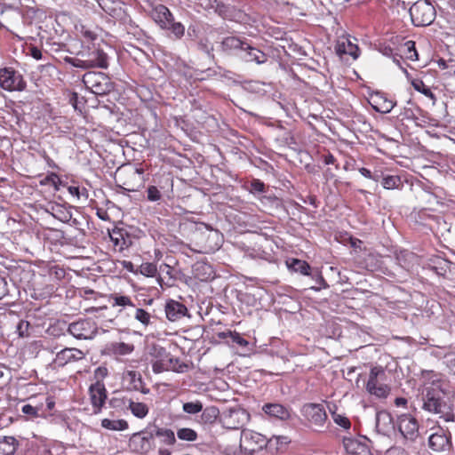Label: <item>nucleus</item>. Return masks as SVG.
<instances>
[{
  "label": "nucleus",
  "instance_id": "f257e3e1",
  "mask_svg": "<svg viewBox=\"0 0 455 455\" xmlns=\"http://www.w3.org/2000/svg\"><path fill=\"white\" fill-rule=\"evenodd\" d=\"M107 48H108V45L104 42L97 45L93 44L92 47H88L87 51L80 53L81 58H66V61L73 67L82 69L93 68L105 69L108 67Z\"/></svg>",
  "mask_w": 455,
  "mask_h": 455
},
{
  "label": "nucleus",
  "instance_id": "f03ea898",
  "mask_svg": "<svg viewBox=\"0 0 455 455\" xmlns=\"http://www.w3.org/2000/svg\"><path fill=\"white\" fill-rule=\"evenodd\" d=\"M446 395H443L442 391L437 389H427L423 393L422 409L433 414L439 415L446 422H453L455 415L452 404L444 399Z\"/></svg>",
  "mask_w": 455,
  "mask_h": 455
},
{
  "label": "nucleus",
  "instance_id": "7ed1b4c3",
  "mask_svg": "<svg viewBox=\"0 0 455 455\" xmlns=\"http://www.w3.org/2000/svg\"><path fill=\"white\" fill-rule=\"evenodd\" d=\"M411 22L417 27H426L433 23L436 12L428 0H418L409 10Z\"/></svg>",
  "mask_w": 455,
  "mask_h": 455
},
{
  "label": "nucleus",
  "instance_id": "20e7f679",
  "mask_svg": "<svg viewBox=\"0 0 455 455\" xmlns=\"http://www.w3.org/2000/svg\"><path fill=\"white\" fill-rule=\"evenodd\" d=\"M27 83L23 76L12 68H0V88L6 92H22Z\"/></svg>",
  "mask_w": 455,
  "mask_h": 455
},
{
  "label": "nucleus",
  "instance_id": "39448f33",
  "mask_svg": "<svg viewBox=\"0 0 455 455\" xmlns=\"http://www.w3.org/2000/svg\"><path fill=\"white\" fill-rule=\"evenodd\" d=\"M83 82L97 95H105L113 89L109 77L102 72H88L84 76Z\"/></svg>",
  "mask_w": 455,
  "mask_h": 455
},
{
  "label": "nucleus",
  "instance_id": "423d86ee",
  "mask_svg": "<svg viewBox=\"0 0 455 455\" xmlns=\"http://www.w3.org/2000/svg\"><path fill=\"white\" fill-rule=\"evenodd\" d=\"M250 419L249 412L239 406L228 408L221 414L222 425L228 429H240L250 421Z\"/></svg>",
  "mask_w": 455,
  "mask_h": 455
},
{
  "label": "nucleus",
  "instance_id": "0eeeda50",
  "mask_svg": "<svg viewBox=\"0 0 455 455\" xmlns=\"http://www.w3.org/2000/svg\"><path fill=\"white\" fill-rule=\"evenodd\" d=\"M428 437V447L435 452H443L451 447V434L440 426L431 428Z\"/></svg>",
  "mask_w": 455,
  "mask_h": 455
},
{
  "label": "nucleus",
  "instance_id": "6e6552de",
  "mask_svg": "<svg viewBox=\"0 0 455 455\" xmlns=\"http://www.w3.org/2000/svg\"><path fill=\"white\" fill-rule=\"evenodd\" d=\"M68 332L78 339H91L98 331L97 324L91 319H81L68 325Z\"/></svg>",
  "mask_w": 455,
  "mask_h": 455
},
{
  "label": "nucleus",
  "instance_id": "1a4fd4ad",
  "mask_svg": "<svg viewBox=\"0 0 455 455\" xmlns=\"http://www.w3.org/2000/svg\"><path fill=\"white\" fill-rule=\"evenodd\" d=\"M303 417L315 427H323L326 419L327 414L322 404L319 403H306L301 408Z\"/></svg>",
  "mask_w": 455,
  "mask_h": 455
},
{
  "label": "nucleus",
  "instance_id": "9d476101",
  "mask_svg": "<svg viewBox=\"0 0 455 455\" xmlns=\"http://www.w3.org/2000/svg\"><path fill=\"white\" fill-rule=\"evenodd\" d=\"M383 376H385V371L381 367H373L370 371L366 385V389L370 394L380 398L387 397L389 393L388 387L379 381V378Z\"/></svg>",
  "mask_w": 455,
  "mask_h": 455
},
{
  "label": "nucleus",
  "instance_id": "9b49d317",
  "mask_svg": "<svg viewBox=\"0 0 455 455\" xmlns=\"http://www.w3.org/2000/svg\"><path fill=\"white\" fill-rule=\"evenodd\" d=\"M266 444L267 439L263 435L250 429L242 431L240 448L243 447L246 451L254 452L265 447Z\"/></svg>",
  "mask_w": 455,
  "mask_h": 455
},
{
  "label": "nucleus",
  "instance_id": "f8f14e48",
  "mask_svg": "<svg viewBox=\"0 0 455 455\" xmlns=\"http://www.w3.org/2000/svg\"><path fill=\"white\" fill-rule=\"evenodd\" d=\"M85 354L76 347H65L56 353L51 365L53 368L64 367L68 363L78 362L84 359Z\"/></svg>",
  "mask_w": 455,
  "mask_h": 455
},
{
  "label": "nucleus",
  "instance_id": "ddd939ff",
  "mask_svg": "<svg viewBox=\"0 0 455 455\" xmlns=\"http://www.w3.org/2000/svg\"><path fill=\"white\" fill-rule=\"evenodd\" d=\"M151 355L153 356L152 369L155 373L173 369L172 367V359L164 347L154 346Z\"/></svg>",
  "mask_w": 455,
  "mask_h": 455
},
{
  "label": "nucleus",
  "instance_id": "4468645a",
  "mask_svg": "<svg viewBox=\"0 0 455 455\" xmlns=\"http://www.w3.org/2000/svg\"><path fill=\"white\" fill-rule=\"evenodd\" d=\"M398 429L404 439L415 441L419 436V425L414 417L410 414H403L397 420Z\"/></svg>",
  "mask_w": 455,
  "mask_h": 455
},
{
  "label": "nucleus",
  "instance_id": "2eb2a0df",
  "mask_svg": "<svg viewBox=\"0 0 455 455\" xmlns=\"http://www.w3.org/2000/svg\"><path fill=\"white\" fill-rule=\"evenodd\" d=\"M154 434V429L136 433L131 439V445L137 452L148 453L153 448Z\"/></svg>",
  "mask_w": 455,
  "mask_h": 455
},
{
  "label": "nucleus",
  "instance_id": "dca6fc26",
  "mask_svg": "<svg viewBox=\"0 0 455 455\" xmlns=\"http://www.w3.org/2000/svg\"><path fill=\"white\" fill-rule=\"evenodd\" d=\"M422 378L425 387L424 392H426L427 389L433 388L434 390L437 389L438 391H442L443 395L448 394V383L441 374L433 371H424L422 372Z\"/></svg>",
  "mask_w": 455,
  "mask_h": 455
},
{
  "label": "nucleus",
  "instance_id": "f3484780",
  "mask_svg": "<svg viewBox=\"0 0 455 455\" xmlns=\"http://www.w3.org/2000/svg\"><path fill=\"white\" fill-rule=\"evenodd\" d=\"M368 101L371 108L381 114H387L395 106V102L388 99L385 93L380 92H375L370 94Z\"/></svg>",
  "mask_w": 455,
  "mask_h": 455
},
{
  "label": "nucleus",
  "instance_id": "a211bd4d",
  "mask_svg": "<svg viewBox=\"0 0 455 455\" xmlns=\"http://www.w3.org/2000/svg\"><path fill=\"white\" fill-rule=\"evenodd\" d=\"M89 394L93 407V412L99 413L107 399V391L104 384L97 380L96 383L90 386Z\"/></svg>",
  "mask_w": 455,
  "mask_h": 455
},
{
  "label": "nucleus",
  "instance_id": "6ab92c4d",
  "mask_svg": "<svg viewBox=\"0 0 455 455\" xmlns=\"http://www.w3.org/2000/svg\"><path fill=\"white\" fill-rule=\"evenodd\" d=\"M100 8L115 19L126 20L124 4L121 0H97Z\"/></svg>",
  "mask_w": 455,
  "mask_h": 455
},
{
  "label": "nucleus",
  "instance_id": "aec40b11",
  "mask_svg": "<svg viewBox=\"0 0 455 455\" xmlns=\"http://www.w3.org/2000/svg\"><path fill=\"white\" fill-rule=\"evenodd\" d=\"M164 310L167 319L171 322H177L188 313L184 304L174 299H170L166 302Z\"/></svg>",
  "mask_w": 455,
  "mask_h": 455
},
{
  "label": "nucleus",
  "instance_id": "412c9836",
  "mask_svg": "<svg viewBox=\"0 0 455 455\" xmlns=\"http://www.w3.org/2000/svg\"><path fill=\"white\" fill-rule=\"evenodd\" d=\"M336 53L339 56L344 54L350 55L354 60L359 56V48L353 43L348 36H341L338 39L335 45Z\"/></svg>",
  "mask_w": 455,
  "mask_h": 455
},
{
  "label": "nucleus",
  "instance_id": "4be33fe9",
  "mask_svg": "<svg viewBox=\"0 0 455 455\" xmlns=\"http://www.w3.org/2000/svg\"><path fill=\"white\" fill-rule=\"evenodd\" d=\"M343 445L347 455H371L368 445L357 439L345 438Z\"/></svg>",
  "mask_w": 455,
  "mask_h": 455
},
{
  "label": "nucleus",
  "instance_id": "5701e85b",
  "mask_svg": "<svg viewBox=\"0 0 455 455\" xmlns=\"http://www.w3.org/2000/svg\"><path fill=\"white\" fill-rule=\"evenodd\" d=\"M193 275L201 282H208L215 277L213 267L204 261H197L193 265Z\"/></svg>",
  "mask_w": 455,
  "mask_h": 455
},
{
  "label": "nucleus",
  "instance_id": "b1692460",
  "mask_svg": "<svg viewBox=\"0 0 455 455\" xmlns=\"http://www.w3.org/2000/svg\"><path fill=\"white\" fill-rule=\"evenodd\" d=\"M151 16L162 28L168 27L173 18L170 10L164 4L156 5L152 9Z\"/></svg>",
  "mask_w": 455,
  "mask_h": 455
},
{
  "label": "nucleus",
  "instance_id": "393cba45",
  "mask_svg": "<svg viewBox=\"0 0 455 455\" xmlns=\"http://www.w3.org/2000/svg\"><path fill=\"white\" fill-rule=\"evenodd\" d=\"M262 411L269 417L275 418L281 420H286L290 418V411L288 408L281 403H266L262 407Z\"/></svg>",
  "mask_w": 455,
  "mask_h": 455
},
{
  "label": "nucleus",
  "instance_id": "a878e982",
  "mask_svg": "<svg viewBox=\"0 0 455 455\" xmlns=\"http://www.w3.org/2000/svg\"><path fill=\"white\" fill-rule=\"evenodd\" d=\"M108 301L112 307H119L118 312H122L129 307L135 308V305L133 304L132 298L121 293H111L108 297Z\"/></svg>",
  "mask_w": 455,
  "mask_h": 455
},
{
  "label": "nucleus",
  "instance_id": "bb28decb",
  "mask_svg": "<svg viewBox=\"0 0 455 455\" xmlns=\"http://www.w3.org/2000/svg\"><path fill=\"white\" fill-rule=\"evenodd\" d=\"M20 446L14 436L0 437V453L3 455H14Z\"/></svg>",
  "mask_w": 455,
  "mask_h": 455
},
{
  "label": "nucleus",
  "instance_id": "cd10ccee",
  "mask_svg": "<svg viewBox=\"0 0 455 455\" xmlns=\"http://www.w3.org/2000/svg\"><path fill=\"white\" fill-rule=\"evenodd\" d=\"M155 437H157L164 445L172 446L176 443L175 434L172 429L165 427H154Z\"/></svg>",
  "mask_w": 455,
  "mask_h": 455
},
{
  "label": "nucleus",
  "instance_id": "c85d7f7f",
  "mask_svg": "<svg viewBox=\"0 0 455 455\" xmlns=\"http://www.w3.org/2000/svg\"><path fill=\"white\" fill-rule=\"evenodd\" d=\"M52 216L61 222H68L72 218V213L65 206L54 204L51 206Z\"/></svg>",
  "mask_w": 455,
  "mask_h": 455
},
{
  "label": "nucleus",
  "instance_id": "c756f323",
  "mask_svg": "<svg viewBox=\"0 0 455 455\" xmlns=\"http://www.w3.org/2000/svg\"><path fill=\"white\" fill-rule=\"evenodd\" d=\"M286 263L289 269H291V271L300 273L304 275H309L310 266L305 260L291 259V260H288Z\"/></svg>",
  "mask_w": 455,
  "mask_h": 455
},
{
  "label": "nucleus",
  "instance_id": "7c9ffc66",
  "mask_svg": "<svg viewBox=\"0 0 455 455\" xmlns=\"http://www.w3.org/2000/svg\"><path fill=\"white\" fill-rule=\"evenodd\" d=\"M244 51H247L248 61H255L257 64H263L267 60V56L263 52L247 44Z\"/></svg>",
  "mask_w": 455,
  "mask_h": 455
},
{
  "label": "nucleus",
  "instance_id": "2f4dec72",
  "mask_svg": "<svg viewBox=\"0 0 455 455\" xmlns=\"http://www.w3.org/2000/svg\"><path fill=\"white\" fill-rule=\"evenodd\" d=\"M101 427L113 431H123L128 428V423L124 419H103Z\"/></svg>",
  "mask_w": 455,
  "mask_h": 455
},
{
  "label": "nucleus",
  "instance_id": "473e14b6",
  "mask_svg": "<svg viewBox=\"0 0 455 455\" xmlns=\"http://www.w3.org/2000/svg\"><path fill=\"white\" fill-rule=\"evenodd\" d=\"M128 408L133 416L139 419H144L148 413V407L146 403L140 402H134L130 400Z\"/></svg>",
  "mask_w": 455,
  "mask_h": 455
},
{
  "label": "nucleus",
  "instance_id": "72a5a7b5",
  "mask_svg": "<svg viewBox=\"0 0 455 455\" xmlns=\"http://www.w3.org/2000/svg\"><path fill=\"white\" fill-rule=\"evenodd\" d=\"M245 43L235 36H228L222 42V47L225 51L244 50Z\"/></svg>",
  "mask_w": 455,
  "mask_h": 455
},
{
  "label": "nucleus",
  "instance_id": "f704fd0d",
  "mask_svg": "<svg viewBox=\"0 0 455 455\" xmlns=\"http://www.w3.org/2000/svg\"><path fill=\"white\" fill-rule=\"evenodd\" d=\"M134 349V346L132 344L124 343V342H115L111 344V351L115 355H126L131 354Z\"/></svg>",
  "mask_w": 455,
  "mask_h": 455
},
{
  "label": "nucleus",
  "instance_id": "c9c22d12",
  "mask_svg": "<svg viewBox=\"0 0 455 455\" xmlns=\"http://www.w3.org/2000/svg\"><path fill=\"white\" fill-rule=\"evenodd\" d=\"M177 437L182 441L194 442L198 435L196 431L190 427H181L177 430Z\"/></svg>",
  "mask_w": 455,
  "mask_h": 455
},
{
  "label": "nucleus",
  "instance_id": "e433bc0d",
  "mask_svg": "<svg viewBox=\"0 0 455 455\" xmlns=\"http://www.w3.org/2000/svg\"><path fill=\"white\" fill-rule=\"evenodd\" d=\"M124 379L131 383L132 388L139 390L141 387L142 380L139 372L135 371H129L125 374Z\"/></svg>",
  "mask_w": 455,
  "mask_h": 455
},
{
  "label": "nucleus",
  "instance_id": "4c0bfd02",
  "mask_svg": "<svg viewBox=\"0 0 455 455\" xmlns=\"http://www.w3.org/2000/svg\"><path fill=\"white\" fill-rule=\"evenodd\" d=\"M40 184L42 186L52 185L54 188V190L58 191L61 185V180L58 174L51 172L44 179L40 180Z\"/></svg>",
  "mask_w": 455,
  "mask_h": 455
},
{
  "label": "nucleus",
  "instance_id": "58836bf2",
  "mask_svg": "<svg viewBox=\"0 0 455 455\" xmlns=\"http://www.w3.org/2000/svg\"><path fill=\"white\" fill-rule=\"evenodd\" d=\"M218 415H219V410L214 406H211V407H207L206 409L204 410V411L201 415V418L204 423L211 424L216 420V419L218 418Z\"/></svg>",
  "mask_w": 455,
  "mask_h": 455
},
{
  "label": "nucleus",
  "instance_id": "ea45409f",
  "mask_svg": "<svg viewBox=\"0 0 455 455\" xmlns=\"http://www.w3.org/2000/svg\"><path fill=\"white\" fill-rule=\"evenodd\" d=\"M401 185V179L396 175H388L383 178L382 186L386 189L398 188Z\"/></svg>",
  "mask_w": 455,
  "mask_h": 455
},
{
  "label": "nucleus",
  "instance_id": "a19ab883",
  "mask_svg": "<svg viewBox=\"0 0 455 455\" xmlns=\"http://www.w3.org/2000/svg\"><path fill=\"white\" fill-rule=\"evenodd\" d=\"M403 54L405 55L406 59L410 60H418V52L415 48V43L413 41H407L403 44Z\"/></svg>",
  "mask_w": 455,
  "mask_h": 455
},
{
  "label": "nucleus",
  "instance_id": "79ce46f5",
  "mask_svg": "<svg viewBox=\"0 0 455 455\" xmlns=\"http://www.w3.org/2000/svg\"><path fill=\"white\" fill-rule=\"evenodd\" d=\"M139 271L147 277H154L157 273V267L155 263L145 262L140 266Z\"/></svg>",
  "mask_w": 455,
  "mask_h": 455
},
{
  "label": "nucleus",
  "instance_id": "37998d69",
  "mask_svg": "<svg viewBox=\"0 0 455 455\" xmlns=\"http://www.w3.org/2000/svg\"><path fill=\"white\" fill-rule=\"evenodd\" d=\"M110 238L114 243L115 246L118 247L119 251H123L124 249L128 247V243L120 231L114 230L113 233L110 234Z\"/></svg>",
  "mask_w": 455,
  "mask_h": 455
},
{
  "label": "nucleus",
  "instance_id": "c03bdc74",
  "mask_svg": "<svg viewBox=\"0 0 455 455\" xmlns=\"http://www.w3.org/2000/svg\"><path fill=\"white\" fill-rule=\"evenodd\" d=\"M182 409L188 414H197L203 411V403L199 401L185 403Z\"/></svg>",
  "mask_w": 455,
  "mask_h": 455
},
{
  "label": "nucleus",
  "instance_id": "a18cd8bd",
  "mask_svg": "<svg viewBox=\"0 0 455 455\" xmlns=\"http://www.w3.org/2000/svg\"><path fill=\"white\" fill-rule=\"evenodd\" d=\"M164 29L171 30L177 38L182 37L185 32V27L180 22H175L173 18L170 25L165 27Z\"/></svg>",
  "mask_w": 455,
  "mask_h": 455
},
{
  "label": "nucleus",
  "instance_id": "49530a36",
  "mask_svg": "<svg viewBox=\"0 0 455 455\" xmlns=\"http://www.w3.org/2000/svg\"><path fill=\"white\" fill-rule=\"evenodd\" d=\"M134 317L144 326H148L150 323L151 315L143 308H135Z\"/></svg>",
  "mask_w": 455,
  "mask_h": 455
},
{
  "label": "nucleus",
  "instance_id": "de8ad7c7",
  "mask_svg": "<svg viewBox=\"0 0 455 455\" xmlns=\"http://www.w3.org/2000/svg\"><path fill=\"white\" fill-rule=\"evenodd\" d=\"M412 86L414 89L424 95L434 98V94L432 93L430 88L427 86L421 80H415L412 82Z\"/></svg>",
  "mask_w": 455,
  "mask_h": 455
},
{
  "label": "nucleus",
  "instance_id": "09e8293b",
  "mask_svg": "<svg viewBox=\"0 0 455 455\" xmlns=\"http://www.w3.org/2000/svg\"><path fill=\"white\" fill-rule=\"evenodd\" d=\"M147 198L150 202H156L162 198L160 190L156 186H149L147 188Z\"/></svg>",
  "mask_w": 455,
  "mask_h": 455
},
{
  "label": "nucleus",
  "instance_id": "8fccbe9b",
  "mask_svg": "<svg viewBox=\"0 0 455 455\" xmlns=\"http://www.w3.org/2000/svg\"><path fill=\"white\" fill-rule=\"evenodd\" d=\"M332 419H333V421L337 425L341 427L342 428H344V429H349L350 428L351 424H350L349 419L347 417L333 412L332 413Z\"/></svg>",
  "mask_w": 455,
  "mask_h": 455
},
{
  "label": "nucleus",
  "instance_id": "3c124183",
  "mask_svg": "<svg viewBox=\"0 0 455 455\" xmlns=\"http://www.w3.org/2000/svg\"><path fill=\"white\" fill-rule=\"evenodd\" d=\"M68 191L71 196H75L76 199H80L81 196H85L86 198L88 197V193L85 188L80 190L78 187L69 186L68 187Z\"/></svg>",
  "mask_w": 455,
  "mask_h": 455
},
{
  "label": "nucleus",
  "instance_id": "603ef678",
  "mask_svg": "<svg viewBox=\"0 0 455 455\" xmlns=\"http://www.w3.org/2000/svg\"><path fill=\"white\" fill-rule=\"evenodd\" d=\"M229 337L232 339L233 342L240 347H247L249 345V342L236 331H229Z\"/></svg>",
  "mask_w": 455,
  "mask_h": 455
},
{
  "label": "nucleus",
  "instance_id": "864d4df0",
  "mask_svg": "<svg viewBox=\"0 0 455 455\" xmlns=\"http://www.w3.org/2000/svg\"><path fill=\"white\" fill-rule=\"evenodd\" d=\"M251 193H263L265 191V184L259 180H253L251 183Z\"/></svg>",
  "mask_w": 455,
  "mask_h": 455
},
{
  "label": "nucleus",
  "instance_id": "5fc2aeb1",
  "mask_svg": "<svg viewBox=\"0 0 455 455\" xmlns=\"http://www.w3.org/2000/svg\"><path fill=\"white\" fill-rule=\"evenodd\" d=\"M29 323L28 321L20 320L17 325V331L20 337L28 335Z\"/></svg>",
  "mask_w": 455,
  "mask_h": 455
},
{
  "label": "nucleus",
  "instance_id": "6e6d98bb",
  "mask_svg": "<svg viewBox=\"0 0 455 455\" xmlns=\"http://www.w3.org/2000/svg\"><path fill=\"white\" fill-rule=\"evenodd\" d=\"M21 411L24 414L31 416L32 418L38 417V410H37V408H36V407H34V406H32L30 404L23 405L22 408H21Z\"/></svg>",
  "mask_w": 455,
  "mask_h": 455
},
{
  "label": "nucleus",
  "instance_id": "4d7b16f0",
  "mask_svg": "<svg viewBox=\"0 0 455 455\" xmlns=\"http://www.w3.org/2000/svg\"><path fill=\"white\" fill-rule=\"evenodd\" d=\"M386 455H409L408 452L402 447L393 446L386 451Z\"/></svg>",
  "mask_w": 455,
  "mask_h": 455
},
{
  "label": "nucleus",
  "instance_id": "13d9d810",
  "mask_svg": "<svg viewBox=\"0 0 455 455\" xmlns=\"http://www.w3.org/2000/svg\"><path fill=\"white\" fill-rule=\"evenodd\" d=\"M381 421L391 423V417H390V415L388 413H387V412H379V413H378L377 417H376V427H379V425H380Z\"/></svg>",
  "mask_w": 455,
  "mask_h": 455
},
{
  "label": "nucleus",
  "instance_id": "bf43d9fd",
  "mask_svg": "<svg viewBox=\"0 0 455 455\" xmlns=\"http://www.w3.org/2000/svg\"><path fill=\"white\" fill-rule=\"evenodd\" d=\"M9 292L8 284L4 277L0 276V299L4 298Z\"/></svg>",
  "mask_w": 455,
  "mask_h": 455
},
{
  "label": "nucleus",
  "instance_id": "052dcab7",
  "mask_svg": "<svg viewBox=\"0 0 455 455\" xmlns=\"http://www.w3.org/2000/svg\"><path fill=\"white\" fill-rule=\"evenodd\" d=\"M95 378L100 381V379H103L108 375V369L106 367L100 366L94 371Z\"/></svg>",
  "mask_w": 455,
  "mask_h": 455
},
{
  "label": "nucleus",
  "instance_id": "680f3d73",
  "mask_svg": "<svg viewBox=\"0 0 455 455\" xmlns=\"http://www.w3.org/2000/svg\"><path fill=\"white\" fill-rule=\"evenodd\" d=\"M29 51H30V56L32 58H34L35 60H39L43 58L42 51L39 48H37L36 46H32L29 48Z\"/></svg>",
  "mask_w": 455,
  "mask_h": 455
},
{
  "label": "nucleus",
  "instance_id": "e2e57ef3",
  "mask_svg": "<svg viewBox=\"0 0 455 455\" xmlns=\"http://www.w3.org/2000/svg\"><path fill=\"white\" fill-rule=\"evenodd\" d=\"M315 282L316 283L318 284L317 287H312L311 289L315 290V291H319L321 288H326L327 287V283L325 282V280L323 279V277L322 275H317L316 279H315Z\"/></svg>",
  "mask_w": 455,
  "mask_h": 455
},
{
  "label": "nucleus",
  "instance_id": "0e129e2a",
  "mask_svg": "<svg viewBox=\"0 0 455 455\" xmlns=\"http://www.w3.org/2000/svg\"><path fill=\"white\" fill-rule=\"evenodd\" d=\"M160 271L162 273H165L166 275H170L171 277L172 276V268L170 265L168 264H162L160 266Z\"/></svg>",
  "mask_w": 455,
  "mask_h": 455
},
{
  "label": "nucleus",
  "instance_id": "69168bd1",
  "mask_svg": "<svg viewBox=\"0 0 455 455\" xmlns=\"http://www.w3.org/2000/svg\"><path fill=\"white\" fill-rule=\"evenodd\" d=\"M359 172L365 178L367 179H373V180H376L375 178L372 177L371 175V172L369 169L367 168H364V167H362L359 169Z\"/></svg>",
  "mask_w": 455,
  "mask_h": 455
},
{
  "label": "nucleus",
  "instance_id": "338daca9",
  "mask_svg": "<svg viewBox=\"0 0 455 455\" xmlns=\"http://www.w3.org/2000/svg\"><path fill=\"white\" fill-rule=\"evenodd\" d=\"M323 162L325 164H333L335 158L331 154H328L323 156Z\"/></svg>",
  "mask_w": 455,
  "mask_h": 455
},
{
  "label": "nucleus",
  "instance_id": "774afa93",
  "mask_svg": "<svg viewBox=\"0 0 455 455\" xmlns=\"http://www.w3.org/2000/svg\"><path fill=\"white\" fill-rule=\"evenodd\" d=\"M395 403L396 406H405L407 404V399L403 397H397L395 400Z\"/></svg>",
  "mask_w": 455,
  "mask_h": 455
}]
</instances>
